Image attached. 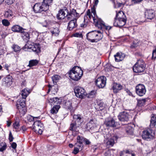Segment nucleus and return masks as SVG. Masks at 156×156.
Masks as SVG:
<instances>
[{
  "mask_svg": "<svg viewBox=\"0 0 156 156\" xmlns=\"http://www.w3.org/2000/svg\"><path fill=\"white\" fill-rule=\"evenodd\" d=\"M18 110L19 113L21 116H23L27 111V109L26 107H16Z\"/></svg>",
  "mask_w": 156,
  "mask_h": 156,
  "instance_id": "7c9ffc66",
  "label": "nucleus"
},
{
  "mask_svg": "<svg viewBox=\"0 0 156 156\" xmlns=\"http://www.w3.org/2000/svg\"><path fill=\"white\" fill-rule=\"evenodd\" d=\"M11 122L9 120L7 121V125L8 127L10 126Z\"/></svg>",
  "mask_w": 156,
  "mask_h": 156,
  "instance_id": "69168bd1",
  "label": "nucleus"
},
{
  "mask_svg": "<svg viewBox=\"0 0 156 156\" xmlns=\"http://www.w3.org/2000/svg\"><path fill=\"white\" fill-rule=\"evenodd\" d=\"M118 137L117 136H113L112 138L109 139L108 142V144L111 146L114 145L115 141H117Z\"/></svg>",
  "mask_w": 156,
  "mask_h": 156,
  "instance_id": "c756f323",
  "label": "nucleus"
},
{
  "mask_svg": "<svg viewBox=\"0 0 156 156\" xmlns=\"http://www.w3.org/2000/svg\"><path fill=\"white\" fill-rule=\"evenodd\" d=\"M146 66V64L144 60L142 59H139L133 66V70L134 73H143Z\"/></svg>",
  "mask_w": 156,
  "mask_h": 156,
  "instance_id": "7ed1b4c3",
  "label": "nucleus"
},
{
  "mask_svg": "<svg viewBox=\"0 0 156 156\" xmlns=\"http://www.w3.org/2000/svg\"><path fill=\"white\" fill-rule=\"evenodd\" d=\"M12 30L14 32L16 33H21L23 30H26V29H24L22 27L19 25H14L11 27Z\"/></svg>",
  "mask_w": 156,
  "mask_h": 156,
  "instance_id": "412c9836",
  "label": "nucleus"
},
{
  "mask_svg": "<svg viewBox=\"0 0 156 156\" xmlns=\"http://www.w3.org/2000/svg\"><path fill=\"white\" fill-rule=\"evenodd\" d=\"M33 129L37 133L41 134L42 133L44 129L43 124L39 120H37L32 125Z\"/></svg>",
  "mask_w": 156,
  "mask_h": 156,
  "instance_id": "39448f33",
  "label": "nucleus"
},
{
  "mask_svg": "<svg viewBox=\"0 0 156 156\" xmlns=\"http://www.w3.org/2000/svg\"><path fill=\"white\" fill-rule=\"evenodd\" d=\"M125 91L129 95L132 96V97H134V96L133 95L132 93L128 89H125Z\"/></svg>",
  "mask_w": 156,
  "mask_h": 156,
  "instance_id": "5fc2aeb1",
  "label": "nucleus"
},
{
  "mask_svg": "<svg viewBox=\"0 0 156 156\" xmlns=\"http://www.w3.org/2000/svg\"><path fill=\"white\" fill-rule=\"evenodd\" d=\"M12 48L14 51L16 52L20 51V48L18 45L14 44L12 46Z\"/></svg>",
  "mask_w": 156,
  "mask_h": 156,
  "instance_id": "37998d69",
  "label": "nucleus"
},
{
  "mask_svg": "<svg viewBox=\"0 0 156 156\" xmlns=\"http://www.w3.org/2000/svg\"><path fill=\"white\" fill-rule=\"evenodd\" d=\"M74 92L77 97L81 99L85 97L87 94L84 89L79 86H77L75 88Z\"/></svg>",
  "mask_w": 156,
  "mask_h": 156,
  "instance_id": "0eeeda50",
  "label": "nucleus"
},
{
  "mask_svg": "<svg viewBox=\"0 0 156 156\" xmlns=\"http://www.w3.org/2000/svg\"><path fill=\"white\" fill-rule=\"evenodd\" d=\"M60 76L58 75H55L52 77V79L54 84H55L60 79Z\"/></svg>",
  "mask_w": 156,
  "mask_h": 156,
  "instance_id": "ea45409f",
  "label": "nucleus"
},
{
  "mask_svg": "<svg viewBox=\"0 0 156 156\" xmlns=\"http://www.w3.org/2000/svg\"><path fill=\"white\" fill-rule=\"evenodd\" d=\"M129 115L126 111L120 112L118 117L119 119L122 122H127L129 120Z\"/></svg>",
  "mask_w": 156,
  "mask_h": 156,
  "instance_id": "9b49d317",
  "label": "nucleus"
},
{
  "mask_svg": "<svg viewBox=\"0 0 156 156\" xmlns=\"http://www.w3.org/2000/svg\"><path fill=\"white\" fill-rule=\"evenodd\" d=\"M12 76L8 75L2 80V84L6 87H9L12 84Z\"/></svg>",
  "mask_w": 156,
  "mask_h": 156,
  "instance_id": "f8f14e48",
  "label": "nucleus"
},
{
  "mask_svg": "<svg viewBox=\"0 0 156 156\" xmlns=\"http://www.w3.org/2000/svg\"><path fill=\"white\" fill-rule=\"evenodd\" d=\"M28 47V48L31 49L36 53L38 54L41 51V47L39 43L34 44L33 45H29Z\"/></svg>",
  "mask_w": 156,
  "mask_h": 156,
  "instance_id": "4468645a",
  "label": "nucleus"
},
{
  "mask_svg": "<svg viewBox=\"0 0 156 156\" xmlns=\"http://www.w3.org/2000/svg\"><path fill=\"white\" fill-rule=\"evenodd\" d=\"M76 20H72L69 21L68 23L67 29L69 30H71L77 27Z\"/></svg>",
  "mask_w": 156,
  "mask_h": 156,
  "instance_id": "4be33fe9",
  "label": "nucleus"
},
{
  "mask_svg": "<svg viewBox=\"0 0 156 156\" xmlns=\"http://www.w3.org/2000/svg\"><path fill=\"white\" fill-rule=\"evenodd\" d=\"M118 21L119 22V24H117L116 20H114L113 25L114 26L121 28L126 24V19L123 18V19H118Z\"/></svg>",
  "mask_w": 156,
  "mask_h": 156,
  "instance_id": "a211bd4d",
  "label": "nucleus"
},
{
  "mask_svg": "<svg viewBox=\"0 0 156 156\" xmlns=\"http://www.w3.org/2000/svg\"><path fill=\"white\" fill-rule=\"evenodd\" d=\"M156 58V48L154 50L152 51L151 59L154 61Z\"/></svg>",
  "mask_w": 156,
  "mask_h": 156,
  "instance_id": "a18cd8bd",
  "label": "nucleus"
},
{
  "mask_svg": "<svg viewBox=\"0 0 156 156\" xmlns=\"http://www.w3.org/2000/svg\"><path fill=\"white\" fill-rule=\"evenodd\" d=\"M91 12L93 13V15H92V18H93H93L94 17V19H95V16H97L96 13L95 11V9L94 7H93L91 8Z\"/></svg>",
  "mask_w": 156,
  "mask_h": 156,
  "instance_id": "49530a36",
  "label": "nucleus"
},
{
  "mask_svg": "<svg viewBox=\"0 0 156 156\" xmlns=\"http://www.w3.org/2000/svg\"><path fill=\"white\" fill-rule=\"evenodd\" d=\"M25 30H23L20 33L21 36L24 41L27 42L30 39V34L28 32L25 31Z\"/></svg>",
  "mask_w": 156,
  "mask_h": 156,
  "instance_id": "5701e85b",
  "label": "nucleus"
},
{
  "mask_svg": "<svg viewBox=\"0 0 156 156\" xmlns=\"http://www.w3.org/2000/svg\"><path fill=\"white\" fill-rule=\"evenodd\" d=\"M14 0H5L6 3L8 5L12 4L14 2Z\"/></svg>",
  "mask_w": 156,
  "mask_h": 156,
  "instance_id": "6e6d98bb",
  "label": "nucleus"
},
{
  "mask_svg": "<svg viewBox=\"0 0 156 156\" xmlns=\"http://www.w3.org/2000/svg\"><path fill=\"white\" fill-rule=\"evenodd\" d=\"M73 119L75 120H76V121H77L78 122H79L81 123V115H74L73 116Z\"/></svg>",
  "mask_w": 156,
  "mask_h": 156,
  "instance_id": "79ce46f5",
  "label": "nucleus"
},
{
  "mask_svg": "<svg viewBox=\"0 0 156 156\" xmlns=\"http://www.w3.org/2000/svg\"><path fill=\"white\" fill-rule=\"evenodd\" d=\"M77 141L75 143V145H80L83 147V143L85 142V138L82 136H78L76 138Z\"/></svg>",
  "mask_w": 156,
  "mask_h": 156,
  "instance_id": "393cba45",
  "label": "nucleus"
},
{
  "mask_svg": "<svg viewBox=\"0 0 156 156\" xmlns=\"http://www.w3.org/2000/svg\"><path fill=\"white\" fill-rule=\"evenodd\" d=\"M135 92L138 96L140 97L143 96L146 92L145 86L143 84H138L136 86Z\"/></svg>",
  "mask_w": 156,
  "mask_h": 156,
  "instance_id": "6e6552de",
  "label": "nucleus"
},
{
  "mask_svg": "<svg viewBox=\"0 0 156 156\" xmlns=\"http://www.w3.org/2000/svg\"><path fill=\"white\" fill-rule=\"evenodd\" d=\"M13 127L16 129H18L20 126L19 121H15L13 124Z\"/></svg>",
  "mask_w": 156,
  "mask_h": 156,
  "instance_id": "8fccbe9b",
  "label": "nucleus"
},
{
  "mask_svg": "<svg viewBox=\"0 0 156 156\" xmlns=\"http://www.w3.org/2000/svg\"><path fill=\"white\" fill-rule=\"evenodd\" d=\"M39 62V61L37 59L31 60L29 61L28 66L31 67L33 66H36L38 64Z\"/></svg>",
  "mask_w": 156,
  "mask_h": 156,
  "instance_id": "2f4dec72",
  "label": "nucleus"
},
{
  "mask_svg": "<svg viewBox=\"0 0 156 156\" xmlns=\"http://www.w3.org/2000/svg\"><path fill=\"white\" fill-rule=\"evenodd\" d=\"M53 1V0H43L42 3L48 10L49 6L52 4Z\"/></svg>",
  "mask_w": 156,
  "mask_h": 156,
  "instance_id": "c85d7f7f",
  "label": "nucleus"
},
{
  "mask_svg": "<svg viewBox=\"0 0 156 156\" xmlns=\"http://www.w3.org/2000/svg\"><path fill=\"white\" fill-rule=\"evenodd\" d=\"M143 0H132L131 1L132 5H134L141 2Z\"/></svg>",
  "mask_w": 156,
  "mask_h": 156,
  "instance_id": "3c124183",
  "label": "nucleus"
},
{
  "mask_svg": "<svg viewBox=\"0 0 156 156\" xmlns=\"http://www.w3.org/2000/svg\"><path fill=\"white\" fill-rule=\"evenodd\" d=\"M115 61L119 62L122 60L124 58L125 55L121 52H118L114 55Z\"/></svg>",
  "mask_w": 156,
  "mask_h": 156,
  "instance_id": "aec40b11",
  "label": "nucleus"
},
{
  "mask_svg": "<svg viewBox=\"0 0 156 156\" xmlns=\"http://www.w3.org/2000/svg\"><path fill=\"white\" fill-rule=\"evenodd\" d=\"M79 15V14L76 12V10L73 9L70 10L69 12L68 11L65 20L66 21L77 20Z\"/></svg>",
  "mask_w": 156,
  "mask_h": 156,
  "instance_id": "20e7f679",
  "label": "nucleus"
},
{
  "mask_svg": "<svg viewBox=\"0 0 156 156\" xmlns=\"http://www.w3.org/2000/svg\"><path fill=\"white\" fill-rule=\"evenodd\" d=\"M112 27L110 26H106L105 25V27H104V28L103 29H105L106 30H110L111 28Z\"/></svg>",
  "mask_w": 156,
  "mask_h": 156,
  "instance_id": "052dcab7",
  "label": "nucleus"
},
{
  "mask_svg": "<svg viewBox=\"0 0 156 156\" xmlns=\"http://www.w3.org/2000/svg\"><path fill=\"white\" fill-rule=\"evenodd\" d=\"M7 145L6 144H5L3 145L1 148H0V151H3L5 150L6 148Z\"/></svg>",
  "mask_w": 156,
  "mask_h": 156,
  "instance_id": "13d9d810",
  "label": "nucleus"
},
{
  "mask_svg": "<svg viewBox=\"0 0 156 156\" xmlns=\"http://www.w3.org/2000/svg\"><path fill=\"white\" fill-rule=\"evenodd\" d=\"M21 129L23 131V132H24L25 131H26L27 129L26 127L25 126H23L21 127Z\"/></svg>",
  "mask_w": 156,
  "mask_h": 156,
  "instance_id": "338daca9",
  "label": "nucleus"
},
{
  "mask_svg": "<svg viewBox=\"0 0 156 156\" xmlns=\"http://www.w3.org/2000/svg\"><path fill=\"white\" fill-rule=\"evenodd\" d=\"M5 68L6 69L8 70V68L9 67V65L7 64H5L4 65Z\"/></svg>",
  "mask_w": 156,
  "mask_h": 156,
  "instance_id": "774afa93",
  "label": "nucleus"
},
{
  "mask_svg": "<svg viewBox=\"0 0 156 156\" xmlns=\"http://www.w3.org/2000/svg\"><path fill=\"white\" fill-rule=\"evenodd\" d=\"M114 92L117 93L122 88V86L120 84L114 83L112 87Z\"/></svg>",
  "mask_w": 156,
  "mask_h": 156,
  "instance_id": "cd10ccee",
  "label": "nucleus"
},
{
  "mask_svg": "<svg viewBox=\"0 0 156 156\" xmlns=\"http://www.w3.org/2000/svg\"><path fill=\"white\" fill-rule=\"evenodd\" d=\"M2 23L3 25L5 27L8 26L10 25V23L6 19L2 20Z\"/></svg>",
  "mask_w": 156,
  "mask_h": 156,
  "instance_id": "c03bdc74",
  "label": "nucleus"
},
{
  "mask_svg": "<svg viewBox=\"0 0 156 156\" xmlns=\"http://www.w3.org/2000/svg\"><path fill=\"white\" fill-rule=\"evenodd\" d=\"M116 122L114 119L111 118H108L105 119L104 124L107 127H116Z\"/></svg>",
  "mask_w": 156,
  "mask_h": 156,
  "instance_id": "ddd939ff",
  "label": "nucleus"
},
{
  "mask_svg": "<svg viewBox=\"0 0 156 156\" xmlns=\"http://www.w3.org/2000/svg\"><path fill=\"white\" fill-rule=\"evenodd\" d=\"M9 139L10 142H12L14 139L11 131H10L9 133Z\"/></svg>",
  "mask_w": 156,
  "mask_h": 156,
  "instance_id": "864d4df0",
  "label": "nucleus"
},
{
  "mask_svg": "<svg viewBox=\"0 0 156 156\" xmlns=\"http://www.w3.org/2000/svg\"><path fill=\"white\" fill-rule=\"evenodd\" d=\"M93 126L91 122L90 121L88 122L86 125V128L87 129H91L93 127Z\"/></svg>",
  "mask_w": 156,
  "mask_h": 156,
  "instance_id": "de8ad7c7",
  "label": "nucleus"
},
{
  "mask_svg": "<svg viewBox=\"0 0 156 156\" xmlns=\"http://www.w3.org/2000/svg\"><path fill=\"white\" fill-rule=\"evenodd\" d=\"M13 16V12L10 9H8L5 12L4 16L6 18L8 19L10 18Z\"/></svg>",
  "mask_w": 156,
  "mask_h": 156,
  "instance_id": "f704fd0d",
  "label": "nucleus"
},
{
  "mask_svg": "<svg viewBox=\"0 0 156 156\" xmlns=\"http://www.w3.org/2000/svg\"><path fill=\"white\" fill-rule=\"evenodd\" d=\"M26 99H23L22 100L19 99L16 105V107H26Z\"/></svg>",
  "mask_w": 156,
  "mask_h": 156,
  "instance_id": "473e14b6",
  "label": "nucleus"
},
{
  "mask_svg": "<svg viewBox=\"0 0 156 156\" xmlns=\"http://www.w3.org/2000/svg\"><path fill=\"white\" fill-rule=\"evenodd\" d=\"M86 37L87 39L91 42H96L99 41L102 36L100 31H92L87 34Z\"/></svg>",
  "mask_w": 156,
  "mask_h": 156,
  "instance_id": "f03ea898",
  "label": "nucleus"
},
{
  "mask_svg": "<svg viewBox=\"0 0 156 156\" xmlns=\"http://www.w3.org/2000/svg\"><path fill=\"white\" fill-rule=\"evenodd\" d=\"M59 32L58 28L57 27L55 28L50 31V32L52 35L56 36L58 35Z\"/></svg>",
  "mask_w": 156,
  "mask_h": 156,
  "instance_id": "58836bf2",
  "label": "nucleus"
},
{
  "mask_svg": "<svg viewBox=\"0 0 156 156\" xmlns=\"http://www.w3.org/2000/svg\"><path fill=\"white\" fill-rule=\"evenodd\" d=\"M29 94L28 91L26 89L23 90L21 92V95L23 99H26L27 97Z\"/></svg>",
  "mask_w": 156,
  "mask_h": 156,
  "instance_id": "4c0bfd02",
  "label": "nucleus"
},
{
  "mask_svg": "<svg viewBox=\"0 0 156 156\" xmlns=\"http://www.w3.org/2000/svg\"><path fill=\"white\" fill-rule=\"evenodd\" d=\"M91 14L90 12V9H88L87 11V16H85L84 17V21H85V19H87V16L88 15H90Z\"/></svg>",
  "mask_w": 156,
  "mask_h": 156,
  "instance_id": "4d7b16f0",
  "label": "nucleus"
},
{
  "mask_svg": "<svg viewBox=\"0 0 156 156\" xmlns=\"http://www.w3.org/2000/svg\"><path fill=\"white\" fill-rule=\"evenodd\" d=\"M85 142L86 144L87 145H89L90 143V141L88 140L86 138H85Z\"/></svg>",
  "mask_w": 156,
  "mask_h": 156,
  "instance_id": "0e129e2a",
  "label": "nucleus"
},
{
  "mask_svg": "<svg viewBox=\"0 0 156 156\" xmlns=\"http://www.w3.org/2000/svg\"><path fill=\"white\" fill-rule=\"evenodd\" d=\"M106 78L104 76H101L95 81V83L97 87L99 88H103L105 86Z\"/></svg>",
  "mask_w": 156,
  "mask_h": 156,
  "instance_id": "1a4fd4ad",
  "label": "nucleus"
},
{
  "mask_svg": "<svg viewBox=\"0 0 156 156\" xmlns=\"http://www.w3.org/2000/svg\"><path fill=\"white\" fill-rule=\"evenodd\" d=\"M75 146L76 147H74L72 153L74 154H76L78 153L80 151H81L82 150L83 147L78 145H75Z\"/></svg>",
  "mask_w": 156,
  "mask_h": 156,
  "instance_id": "e433bc0d",
  "label": "nucleus"
},
{
  "mask_svg": "<svg viewBox=\"0 0 156 156\" xmlns=\"http://www.w3.org/2000/svg\"><path fill=\"white\" fill-rule=\"evenodd\" d=\"M39 117H34L31 115H29L27 116V119L30 122L33 121H36V119H39Z\"/></svg>",
  "mask_w": 156,
  "mask_h": 156,
  "instance_id": "a19ab883",
  "label": "nucleus"
},
{
  "mask_svg": "<svg viewBox=\"0 0 156 156\" xmlns=\"http://www.w3.org/2000/svg\"><path fill=\"white\" fill-rule=\"evenodd\" d=\"M146 100V98H144L142 99H137V106L139 107H141L145 105Z\"/></svg>",
  "mask_w": 156,
  "mask_h": 156,
  "instance_id": "c9c22d12",
  "label": "nucleus"
},
{
  "mask_svg": "<svg viewBox=\"0 0 156 156\" xmlns=\"http://www.w3.org/2000/svg\"><path fill=\"white\" fill-rule=\"evenodd\" d=\"M155 12L152 9L147 10L145 12V17L147 19L152 20L155 16Z\"/></svg>",
  "mask_w": 156,
  "mask_h": 156,
  "instance_id": "2eb2a0df",
  "label": "nucleus"
},
{
  "mask_svg": "<svg viewBox=\"0 0 156 156\" xmlns=\"http://www.w3.org/2000/svg\"><path fill=\"white\" fill-rule=\"evenodd\" d=\"M68 73L70 79L73 80L78 81L82 77L83 75V71L80 67L74 66Z\"/></svg>",
  "mask_w": 156,
  "mask_h": 156,
  "instance_id": "f257e3e1",
  "label": "nucleus"
},
{
  "mask_svg": "<svg viewBox=\"0 0 156 156\" xmlns=\"http://www.w3.org/2000/svg\"><path fill=\"white\" fill-rule=\"evenodd\" d=\"M60 108V106L59 105H55L51 110V113L52 114H56Z\"/></svg>",
  "mask_w": 156,
  "mask_h": 156,
  "instance_id": "72a5a7b5",
  "label": "nucleus"
},
{
  "mask_svg": "<svg viewBox=\"0 0 156 156\" xmlns=\"http://www.w3.org/2000/svg\"><path fill=\"white\" fill-rule=\"evenodd\" d=\"M155 135L154 130L148 129L144 130L142 134V136L143 139L149 140L152 139Z\"/></svg>",
  "mask_w": 156,
  "mask_h": 156,
  "instance_id": "423d86ee",
  "label": "nucleus"
},
{
  "mask_svg": "<svg viewBox=\"0 0 156 156\" xmlns=\"http://www.w3.org/2000/svg\"><path fill=\"white\" fill-rule=\"evenodd\" d=\"M156 125V116L155 115L152 114L151 115V118L150 120V129L154 130L155 131V125Z\"/></svg>",
  "mask_w": 156,
  "mask_h": 156,
  "instance_id": "dca6fc26",
  "label": "nucleus"
},
{
  "mask_svg": "<svg viewBox=\"0 0 156 156\" xmlns=\"http://www.w3.org/2000/svg\"><path fill=\"white\" fill-rule=\"evenodd\" d=\"M93 21L96 26H97L98 28L101 30L103 29L105 26V23L103 21L94 19V17L93 18Z\"/></svg>",
  "mask_w": 156,
  "mask_h": 156,
  "instance_id": "f3484780",
  "label": "nucleus"
},
{
  "mask_svg": "<svg viewBox=\"0 0 156 156\" xmlns=\"http://www.w3.org/2000/svg\"><path fill=\"white\" fill-rule=\"evenodd\" d=\"M11 147L13 149H16L17 147V144L15 142H12L11 145Z\"/></svg>",
  "mask_w": 156,
  "mask_h": 156,
  "instance_id": "bf43d9fd",
  "label": "nucleus"
},
{
  "mask_svg": "<svg viewBox=\"0 0 156 156\" xmlns=\"http://www.w3.org/2000/svg\"><path fill=\"white\" fill-rule=\"evenodd\" d=\"M73 37H83L82 34L81 33H76L73 34Z\"/></svg>",
  "mask_w": 156,
  "mask_h": 156,
  "instance_id": "09e8293b",
  "label": "nucleus"
},
{
  "mask_svg": "<svg viewBox=\"0 0 156 156\" xmlns=\"http://www.w3.org/2000/svg\"><path fill=\"white\" fill-rule=\"evenodd\" d=\"M126 132L128 134H132L133 133V132H132V130H128L127 129L126 130Z\"/></svg>",
  "mask_w": 156,
  "mask_h": 156,
  "instance_id": "e2e57ef3",
  "label": "nucleus"
},
{
  "mask_svg": "<svg viewBox=\"0 0 156 156\" xmlns=\"http://www.w3.org/2000/svg\"><path fill=\"white\" fill-rule=\"evenodd\" d=\"M98 0H94V5L93 7H94L95 6H97L98 3Z\"/></svg>",
  "mask_w": 156,
  "mask_h": 156,
  "instance_id": "680f3d73",
  "label": "nucleus"
},
{
  "mask_svg": "<svg viewBox=\"0 0 156 156\" xmlns=\"http://www.w3.org/2000/svg\"><path fill=\"white\" fill-rule=\"evenodd\" d=\"M49 102L52 104H57L58 105H60L62 101V99L61 98H58L57 97L50 98L49 100Z\"/></svg>",
  "mask_w": 156,
  "mask_h": 156,
  "instance_id": "b1692460",
  "label": "nucleus"
},
{
  "mask_svg": "<svg viewBox=\"0 0 156 156\" xmlns=\"http://www.w3.org/2000/svg\"><path fill=\"white\" fill-rule=\"evenodd\" d=\"M65 13L63 9H61L57 15V18L59 20H62L65 18Z\"/></svg>",
  "mask_w": 156,
  "mask_h": 156,
  "instance_id": "a878e982",
  "label": "nucleus"
},
{
  "mask_svg": "<svg viewBox=\"0 0 156 156\" xmlns=\"http://www.w3.org/2000/svg\"><path fill=\"white\" fill-rule=\"evenodd\" d=\"M116 14L114 20H116L117 19H123V18L126 19V16L124 12L122 11H119L118 13L116 11Z\"/></svg>",
  "mask_w": 156,
  "mask_h": 156,
  "instance_id": "bb28decb",
  "label": "nucleus"
},
{
  "mask_svg": "<svg viewBox=\"0 0 156 156\" xmlns=\"http://www.w3.org/2000/svg\"><path fill=\"white\" fill-rule=\"evenodd\" d=\"M33 9L36 13L41 12L42 11L46 12L48 10L42 3L36 4L34 5Z\"/></svg>",
  "mask_w": 156,
  "mask_h": 156,
  "instance_id": "9d476101",
  "label": "nucleus"
},
{
  "mask_svg": "<svg viewBox=\"0 0 156 156\" xmlns=\"http://www.w3.org/2000/svg\"><path fill=\"white\" fill-rule=\"evenodd\" d=\"M97 93L96 91L95 90H93L91 91L89 93V95L91 98L94 97Z\"/></svg>",
  "mask_w": 156,
  "mask_h": 156,
  "instance_id": "603ef678",
  "label": "nucleus"
},
{
  "mask_svg": "<svg viewBox=\"0 0 156 156\" xmlns=\"http://www.w3.org/2000/svg\"><path fill=\"white\" fill-rule=\"evenodd\" d=\"M69 129L73 132H75L76 133L79 132V126L77 125L76 122L73 121L70 124Z\"/></svg>",
  "mask_w": 156,
  "mask_h": 156,
  "instance_id": "6ab92c4d",
  "label": "nucleus"
}]
</instances>
